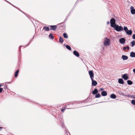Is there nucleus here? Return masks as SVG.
Masks as SVG:
<instances>
[{"label":"nucleus","instance_id":"nucleus-1","mask_svg":"<svg viewBox=\"0 0 135 135\" xmlns=\"http://www.w3.org/2000/svg\"><path fill=\"white\" fill-rule=\"evenodd\" d=\"M115 30L117 32H120L122 31L123 29L122 27L121 26H119L118 25H116L115 26L113 27Z\"/></svg>","mask_w":135,"mask_h":135},{"label":"nucleus","instance_id":"nucleus-2","mask_svg":"<svg viewBox=\"0 0 135 135\" xmlns=\"http://www.w3.org/2000/svg\"><path fill=\"white\" fill-rule=\"evenodd\" d=\"M104 44V45L109 46L110 44V41L109 39L107 37H105L104 38V40L103 43Z\"/></svg>","mask_w":135,"mask_h":135},{"label":"nucleus","instance_id":"nucleus-3","mask_svg":"<svg viewBox=\"0 0 135 135\" xmlns=\"http://www.w3.org/2000/svg\"><path fill=\"white\" fill-rule=\"evenodd\" d=\"M110 26L112 27H113L117 24L115 23V20L114 18H112L110 20Z\"/></svg>","mask_w":135,"mask_h":135},{"label":"nucleus","instance_id":"nucleus-4","mask_svg":"<svg viewBox=\"0 0 135 135\" xmlns=\"http://www.w3.org/2000/svg\"><path fill=\"white\" fill-rule=\"evenodd\" d=\"M89 74L91 79L94 78V74L92 70H90L89 71Z\"/></svg>","mask_w":135,"mask_h":135},{"label":"nucleus","instance_id":"nucleus-5","mask_svg":"<svg viewBox=\"0 0 135 135\" xmlns=\"http://www.w3.org/2000/svg\"><path fill=\"white\" fill-rule=\"evenodd\" d=\"M122 77L125 80H127L128 79V76L127 74H124L122 76Z\"/></svg>","mask_w":135,"mask_h":135},{"label":"nucleus","instance_id":"nucleus-6","mask_svg":"<svg viewBox=\"0 0 135 135\" xmlns=\"http://www.w3.org/2000/svg\"><path fill=\"white\" fill-rule=\"evenodd\" d=\"M50 30L54 31H55L57 27L56 25H51L50 26Z\"/></svg>","mask_w":135,"mask_h":135},{"label":"nucleus","instance_id":"nucleus-7","mask_svg":"<svg viewBox=\"0 0 135 135\" xmlns=\"http://www.w3.org/2000/svg\"><path fill=\"white\" fill-rule=\"evenodd\" d=\"M131 12L132 15H134L135 13V9L134 7L131 6L130 7Z\"/></svg>","mask_w":135,"mask_h":135},{"label":"nucleus","instance_id":"nucleus-8","mask_svg":"<svg viewBox=\"0 0 135 135\" xmlns=\"http://www.w3.org/2000/svg\"><path fill=\"white\" fill-rule=\"evenodd\" d=\"M92 81V85L95 86L97 84V81L93 79H91Z\"/></svg>","mask_w":135,"mask_h":135},{"label":"nucleus","instance_id":"nucleus-9","mask_svg":"<svg viewBox=\"0 0 135 135\" xmlns=\"http://www.w3.org/2000/svg\"><path fill=\"white\" fill-rule=\"evenodd\" d=\"M125 42V39L124 38H122L119 39V42L121 44H124Z\"/></svg>","mask_w":135,"mask_h":135},{"label":"nucleus","instance_id":"nucleus-10","mask_svg":"<svg viewBox=\"0 0 135 135\" xmlns=\"http://www.w3.org/2000/svg\"><path fill=\"white\" fill-rule=\"evenodd\" d=\"M73 54L77 57H79L80 55L79 53L76 50L73 51Z\"/></svg>","mask_w":135,"mask_h":135},{"label":"nucleus","instance_id":"nucleus-11","mask_svg":"<svg viewBox=\"0 0 135 135\" xmlns=\"http://www.w3.org/2000/svg\"><path fill=\"white\" fill-rule=\"evenodd\" d=\"M126 32L127 35H131L132 34V32L131 30H128Z\"/></svg>","mask_w":135,"mask_h":135},{"label":"nucleus","instance_id":"nucleus-12","mask_svg":"<svg viewBox=\"0 0 135 135\" xmlns=\"http://www.w3.org/2000/svg\"><path fill=\"white\" fill-rule=\"evenodd\" d=\"M101 94L103 96L105 97L107 95V93L105 91H103L101 93Z\"/></svg>","mask_w":135,"mask_h":135},{"label":"nucleus","instance_id":"nucleus-13","mask_svg":"<svg viewBox=\"0 0 135 135\" xmlns=\"http://www.w3.org/2000/svg\"><path fill=\"white\" fill-rule=\"evenodd\" d=\"M118 83L120 84H123L124 83V82L122 79L120 78L118 80Z\"/></svg>","mask_w":135,"mask_h":135},{"label":"nucleus","instance_id":"nucleus-14","mask_svg":"<svg viewBox=\"0 0 135 135\" xmlns=\"http://www.w3.org/2000/svg\"><path fill=\"white\" fill-rule=\"evenodd\" d=\"M128 56L126 55H123L122 56V58L123 60H127L128 59Z\"/></svg>","mask_w":135,"mask_h":135},{"label":"nucleus","instance_id":"nucleus-15","mask_svg":"<svg viewBox=\"0 0 135 135\" xmlns=\"http://www.w3.org/2000/svg\"><path fill=\"white\" fill-rule=\"evenodd\" d=\"M43 29L46 31H48L50 30V29L49 27L46 26H44L43 27Z\"/></svg>","mask_w":135,"mask_h":135},{"label":"nucleus","instance_id":"nucleus-16","mask_svg":"<svg viewBox=\"0 0 135 135\" xmlns=\"http://www.w3.org/2000/svg\"><path fill=\"white\" fill-rule=\"evenodd\" d=\"M98 90L97 89H95L93 91H92V93L94 95H95L98 92Z\"/></svg>","mask_w":135,"mask_h":135},{"label":"nucleus","instance_id":"nucleus-17","mask_svg":"<svg viewBox=\"0 0 135 135\" xmlns=\"http://www.w3.org/2000/svg\"><path fill=\"white\" fill-rule=\"evenodd\" d=\"M130 56L132 57H135V52H131L130 53Z\"/></svg>","mask_w":135,"mask_h":135},{"label":"nucleus","instance_id":"nucleus-18","mask_svg":"<svg viewBox=\"0 0 135 135\" xmlns=\"http://www.w3.org/2000/svg\"><path fill=\"white\" fill-rule=\"evenodd\" d=\"M49 37L50 39H51L52 40H53L54 38V37L53 36V35L52 33H50L49 36Z\"/></svg>","mask_w":135,"mask_h":135},{"label":"nucleus","instance_id":"nucleus-19","mask_svg":"<svg viewBox=\"0 0 135 135\" xmlns=\"http://www.w3.org/2000/svg\"><path fill=\"white\" fill-rule=\"evenodd\" d=\"M110 97L113 99H115L116 98V95L114 94H111L110 96Z\"/></svg>","mask_w":135,"mask_h":135},{"label":"nucleus","instance_id":"nucleus-20","mask_svg":"<svg viewBox=\"0 0 135 135\" xmlns=\"http://www.w3.org/2000/svg\"><path fill=\"white\" fill-rule=\"evenodd\" d=\"M130 45L132 47H133L135 45V41L133 40L130 43Z\"/></svg>","mask_w":135,"mask_h":135},{"label":"nucleus","instance_id":"nucleus-21","mask_svg":"<svg viewBox=\"0 0 135 135\" xmlns=\"http://www.w3.org/2000/svg\"><path fill=\"white\" fill-rule=\"evenodd\" d=\"M62 118V116L61 115H59L57 117V119L59 121H60Z\"/></svg>","mask_w":135,"mask_h":135},{"label":"nucleus","instance_id":"nucleus-22","mask_svg":"<svg viewBox=\"0 0 135 135\" xmlns=\"http://www.w3.org/2000/svg\"><path fill=\"white\" fill-rule=\"evenodd\" d=\"M65 46L67 49H68V50L70 51H71V48L70 46L67 45H66L65 44Z\"/></svg>","mask_w":135,"mask_h":135},{"label":"nucleus","instance_id":"nucleus-23","mask_svg":"<svg viewBox=\"0 0 135 135\" xmlns=\"http://www.w3.org/2000/svg\"><path fill=\"white\" fill-rule=\"evenodd\" d=\"M127 82L128 84L129 85H132L133 83L132 81L131 80H128L127 81Z\"/></svg>","mask_w":135,"mask_h":135},{"label":"nucleus","instance_id":"nucleus-24","mask_svg":"<svg viewBox=\"0 0 135 135\" xmlns=\"http://www.w3.org/2000/svg\"><path fill=\"white\" fill-rule=\"evenodd\" d=\"M63 36L65 38H66V39L68 38V37L67 34L66 33H63Z\"/></svg>","mask_w":135,"mask_h":135},{"label":"nucleus","instance_id":"nucleus-25","mask_svg":"<svg viewBox=\"0 0 135 135\" xmlns=\"http://www.w3.org/2000/svg\"><path fill=\"white\" fill-rule=\"evenodd\" d=\"M64 41V40L62 38L61 36L59 37V42L61 43H62Z\"/></svg>","mask_w":135,"mask_h":135},{"label":"nucleus","instance_id":"nucleus-26","mask_svg":"<svg viewBox=\"0 0 135 135\" xmlns=\"http://www.w3.org/2000/svg\"><path fill=\"white\" fill-rule=\"evenodd\" d=\"M19 72V70H17L15 72V78H17L18 75V74Z\"/></svg>","mask_w":135,"mask_h":135},{"label":"nucleus","instance_id":"nucleus-27","mask_svg":"<svg viewBox=\"0 0 135 135\" xmlns=\"http://www.w3.org/2000/svg\"><path fill=\"white\" fill-rule=\"evenodd\" d=\"M95 95V97L96 98H99L101 96L100 94L99 93H97Z\"/></svg>","mask_w":135,"mask_h":135},{"label":"nucleus","instance_id":"nucleus-28","mask_svg":"<svg viewBox=\"0 0 135 135\" xmlns=\"http://www.w3.org/2000/svg\"><path fill=\"white\" fill-rule=\"evenodd\" d=\"M5 1L6 2H8V3H9V4H10L12 6H13V7L16 8H17V9H18V8L17 7H16V6H15L14 5H13V4H11V3H10L9 2V1L6 0H5Z\"/></svg>","mask_w":135,"mask_h":135},{"label":"nucleus","instance_id":"nucleus-29","mask_svg":"<svg viewBox=\"0 0 135 135\" xmlns=\"http://www.w3.org/2000/svg\"><path fill=\"white\" fill-rule=\"evenodd\" d=\"M123 29L126 32L128 30V29L126 26H124Z\"/></svg>","mask_w":135,"mask_h":135},{"label":"nucleus","instance_id":"nucleus-30","mask_svg":"<svg viewBox=\"0 0 135 135\" xmlns=\"http://www.w3.org/2000/svg\"><path fill=\"white\" fill-rule=\"evenodd\" d=\"M119 94L120 95H122L123 96H124L125 95V94L124 93L121 92H119Z\"/></svg>","mask_w":135,"mask_h":135},{"label":"nucleus","instance_id":"nucleus-31","mask_svg":"<svg viewBox=\"0 0 135 135\" xmlns=\"http://www.w3.org/2000/svg\"><path fill=\"white\" fill-rule=\"evenodd\" d=\"M131 103L133 105H135V100H132L131 101Z\"/></svg>","mask_w":135,"mask_h":135},{"label":"nucleus","instance_id":"nucleus-32","mask_svg":"<svg viewBox=\"0 0 135 135\" xmlns=\"http://www.w3.org/2000/svg\"><path fill=\"white\" fill-rule=\"evenodd\" d=\"M131 96L130 94H125L124 96L127 97L128 98L131 97Z\"/></svg>","mask_w":135,"mask_h":135},{"label":"nucleus","instance_id":"nucleus-33","mask_svg":"<svg viewBox=\"0 0 135 135\" xmlns=\"http://www.w3.org/2000/svg\"><path fill=\"white\" fill-rule=\"evenodd\" d=\"M32 39L31 40H30L29 42L28 43L27 45H26V46H25L24 47H25V46H27L28 45H29L30 44V43L32 41Z\"/></svg>","mask_w":135,"mask_h":135},{"label":"nucleus","instance_id":"nucleus-34","mask_svg":"<svg viewBox=\"0 0 135 135\" xmlns=\"http://www.w3.org/2000/svg\"><path fill=\"white\" fill-rule=\"evenodd\" d=\"M71 12H70L69 13L68 15L67 16H66V18H67V19L68 18V17H69V16L70 15V14H71Z\"/></svg>","mask_w":135,"mask_h":135},{"label":"nucleus","instance_id":"nucleus-35","mask_svg":"<svg viewBox=\"0 0 135 135\" xmlns=\"http://www.w3.org/2000/svg\"><path fill=\"white\" fill-rule=\"evenodd\" d=\"M132 38L134 40H135V34H133L132 35Z\"/></svg>","mask_w":135,"mask_h":135},{"label":"nucleus","instance_id":"nucleus-36","mask_svg":"<svg viewBox=\"0 0 135 135\" xmlns=\"http://www.w3.org/2000/svg\"><path fill=\"white\" fill-rule=\"evenodd\" d=\"M67 20V18H66L65 19V20H64V22H62V23H61V24H62L63 23H65L66 21Z\"/></svg>","mask_w":135,"mask_h":135},{"label":"nucleus","instance_id":"nucleus-37","mask_svg":"<svg viewBox=\"0 0 135 135\" xmlns=\"http://www.w3.org/2000/svg\"><path fill=\"white\" fill-rule=\"evenodd\" d=\"M3 89V88H0V93H1L2 92V91Z\"/></svg>","mask_w":135,"mask_h":135},{"label":"nucleus","instance_id":"nucleus-38","mask_svg":"<svg viewBox=\"0 0 135 135\" xmlns=\"http://www.w3.org/2000/svg\"><path fill=\"white\" fill-rule=\"evenodd\" d=\"M22 46L21 45H20L19 47V51H21V47Z\"/></svg>","mask_w":135,"mask_h":135},{"label":"nucleus","instance_id":"nucleus-39","mask_svg":"<svg viewBox=\"0 0 135 135\" xmlns=\"http://www.w3.org/2000/svg\"><path fill=\"white\" fill-rule=\"evenodd\" d=\"M131 98H133L134 99H135V97L134 96V95H132L131 96Z\"/></svg>","mask_w":135,"mask_h":135},{"label":"nucleus","instance_id":"nucleus-40","mask_svg":"<svg viewBox=\"0 0 135 135\" xmlns=\"http://www.w3.org/2000/svg\"><path fill=\"white\" fill-rule=\"evenodd\" d=\"M126 49H127V48L126 47V46L124 47H123V49L124 50H126Z\"/></svg>","mask_w":135,"mask_h":135},{"label":"nucleus","instance_id":"nucleus-41","mask_svg":"<svg viewBox=\"0 0 135 135\" xmlns=\"http://www.w3.org/2000/svg\"><path fill=\"white\" fill-rule=\"evenodd\" d=\"M126 47L127 48V49L128 50H129V47L128 46H126Z\"/></svg>","mask_w":135,"mask_h":135},{"label":"nucleus","instance_id":"nucleus-42","mask_svg":"<svg viewBox=\"0 0 135 135\" xmlns=\"http://www.w3.org/2000/svg\"><path fill=\"white\" fill-rule=\"evenodd\" d=\"M104 90V89L103 88H101L100 89V90L102 91Z\"/></svg>","mask_w":135,"mask_h":135},{"label":"nucleus","instance_id":"nucleus-43","mask_svg":"<svg viewBox=\"0 0 135 135\" xmlns=\"http://www.w3.org/2000/svg\"><path fill=\"white\" fill-rule=\"evenodd\" d=\"M3 128V127H0V131H1L2 130V129Z\"/></svg>","mask_w":135,"mask_h":135},{"label":"nucleus","instance_id":"nucleus-44","mask_svg":"<svg viewBox=\"0 0 135 135\" xmlns=\"http://www.w3.org/2000/svg\"><path fill=\"white\" fill-rule=\"evenodd\" d=\"M133 71L135 74V69H134L133 70Z\"/></svg>","mask_w":135,"mask_h":135},{"label":"nucleus","instance_id":"nucleus-45","mask_svg":"<svg viewBox=\"0 0 135 135\" xmlns=\"http://www.w3.org/2000/svg\"><path fill=\"white\" fill-rule=\"evenodd\" d=\"M64 109H62L61 110V112H64Z\"/></svg>","mask_w":135,"mask_h":135},{"label":"nucleus","instance_id":"nucleus-46","mask_svg":"<svg viewBox=\"0 0 135 135\" xmlns=\"http://www.w3.org/2000/svg\"><path fill=\"white\" fill-rule=\"evenodd\" d=\"M109 21H107V25H108V24H109Z\"/></svg>","mask_w":135,"mask_h":135},{"label":"nucleus","instance_id":"nucleus-47","mask_svg":"<svg viewBox=\"0 0 135 135\" xmlns=\"http://www.w3.org/2000/svg\"><path fill=\"white\" fill-rule=\"evenodd\" d=\"M11 82H7L6 83H8V84H10V83H11Z\"/></svg>","mask_w":135,"mask_h":135},{"label":"nucleus","instance_id":"nucleus-48","mask_svg":"<svg viewBox=\"0 0 135 135\" xmlns=\"http://www.w3.org/2000/svg\"><path fill=\"white\" fill-rule=\"evenodd\" d=\"M7 88V86H6V87L4 88V89L5 90Z\"/></svg>","mask_w":135,"mask_h":135},{"label":"nucleus","instance_id":"nucleus-49","mask_svg":"<svg viewBox=\"0 0 135 135\" xmlns=\"http://www.w3.org/2000/svg\"><path fill=\"white\" fill-rule=\"evenodd\" d=\"M66 134H67V135H68V133L67 132H66Z\"/></svg>","mask_w":135,"mask_h":135},{"label":"nucleus","instance_id":"nucleus-50","mask_svg":"<svg viewBox=\"0 0 135 135\" xmlns=\"http://www.w3.org/2000/svg\"><path fill=\"white\" fill-rule=\"evenodd\" d=\"M2 86V85L1 84H0V87H1Z\"/></svg>","mask_w":135,"mask_h":135},{"label":"nucleus","instance_id":"nucleus-51","mask_svg":"<svg viewBox=\"0 0 135 135\" xmlns=\"http://www.w3.org/2000/svg\"><path fill=\"white\" fill-rule=\"evenodd\" d=\"M104 47H102V48H103V49H104Z\"/></svg>","mask_w":135,"mask_h":135},{"label":"nucleus","instance_id":"nucleus-52","mask_svg":"<svg viewBox=\"0 0 135 135\" xmlns=\"http://www.w3.org/2000/svg\"><path fill=\"white\" fill-rule=\"evenodd\" d=\"M21 11L22 12H23V13H23V12H22V11Z\"/></svg>","mask_w":135,"mask_h":135},{"label":"nucleus","instance_id":"nucleus-53","mask_svg":"<svg viewBox=\"0 0 135 135\" xmlns=\"http://www.w3.org/2000/svg\"><path fill=\"white\" fill-rule=\"evenodd\" d=\"M134 32H135V31H134Z\"/></svg>","mask_w":135,"mask_h":135}]
</instances>
